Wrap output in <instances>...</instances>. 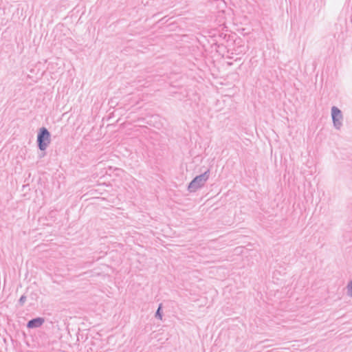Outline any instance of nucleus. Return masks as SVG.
I'll return each mask as SVG.
<instances>
[{
	"label": "nucleus",
	"instance_id": "obj_1",
	"mask_svg": "<svg viewBox=\"0 0 352 352\" xmlns=\"http://www.w3.org/2000/svg\"><path fill=\"white\" fill-rule=\"evenodd\" d=\"M50 142V133L45 128H42L38 135V142L41 150H44Z\"/></svg>",
	"mask_w": 352,
	"mask_h": 352
},
{
	"label": "nucleus",
	"instance_id": "obj_2",
	"mask_svg": "<svg viewBox=\"0 0 352 352\" xmlns=\"http://www.w3.org/2000/svg\"><path fill=\"white\" fill-rule=\"evenodd\" d=\"M332 118L336 125H339L340 124V121L342 119V114L340 111L336 107L332 108Z\"/></svg>",
	"mask_w": 352,
	"mask_h": 352
},
{
	"label": "nucleus",
	"instance_id": "obj_3",
	"mask_svg": "<svg viewBox=\"0 0 352 352\" xmlns=\"http://www.w3.org/2000/svg\"><path fill=\"white\" fill-rule=\"evenodd\" d=\"M44 322V320L41 318H38L29 321L28 327L29 328H35L40 327Z\"/></svg>",
	"mask_w": 352,
	"mask_h": 352
},
{
	"label": "nucleus",
	"instance_id": "obj_4",
	"mask_svg": "<svg viewBox=\"0 0 352 352\" xmlns=\"http://www.w3.org/2000/svg\"><path fill=\"white\" fill-rule=\"evenodd\" d=\"M206 179L203 176H199L195 177L193 181L190 184L188 188L192 191L195 190L197 188V184L199 183V182H205Z\"/></svg>",
	"mask_w": 352,
	"mask_h": 352
},
{
	"label": "nucleus",
	"instance_id": "obj_5",
	"mask_svg": "<svg viewBox=\"0 0 352 352\" xmlns=\"http://www.w3.org/2000/svg\"><path fill=\"white\" fill-rule=\"evenodd\" d=\"M348 292L351 296H352V282L348 285Z\"/></svg>",
	"mask_w": 352,
	"mask_h": 352
},
{
	"label": "nucleus",
	"instance_id": "obj_6",
	"mask_svg": "<svg viewBox=\"0 0 352 352\" xmlns=\"http://www.w3.org/2000/svg\"><path fill=\"white\" fill-rule=\"evenodd\" d=\"M160 309H161V306H160V307H159V308H158V309H157V315H159V316H160V317L161 318L160 312Z\"/></svg>",
	"mask_w": 352,
	"mask_h": 352
},
{
	"label": "nucleus",
	"instance_id": "obj_7",
	"mask_svg": "<svg viewBox=\"0 0 352 352\" xmlns=\"http://www.w3.org/2000/svg\"><path fill=\"white\" fill-rule=\"evenodd\" d=\"M201 182V184H199V186H201V184H203V183H204V182Z\"/></svg>",
	"mask_w": 352,
	"mask_h": 352
}]
</instances>
